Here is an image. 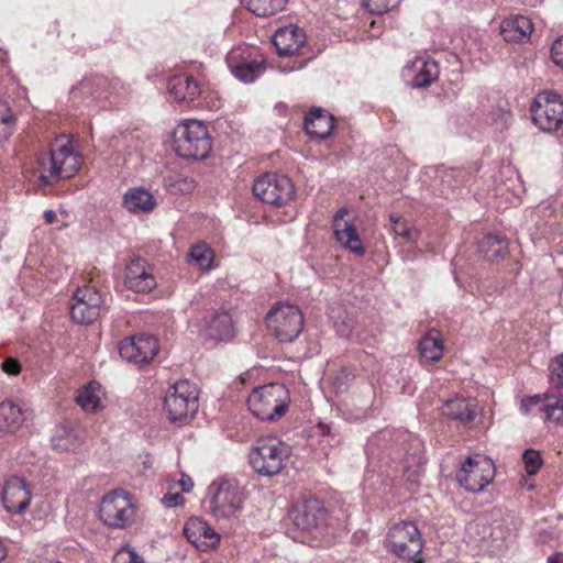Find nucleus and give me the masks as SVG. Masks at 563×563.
<instances>
[{"label":"nucleus","instance_id":"nucleus-1","mask_svg":"<svg viewBox=\"0 0 563 563\" xmlns=\"http://www.w3.org/2000/svg\"><path fill=\"white\" fill-rule=\"evenodd\" d=\"M81 163V156L74 152L70 141L58 137L49 154L40 158V180L44 185H53L62 178H69L80 168Z\"/></svg>","mask_w":563,"mask_h":563},{"label":"nucleus","instance_id":"nucleus-2","mask_svg":"<svg viewBox=\"0 0 563 563\" xmlns=\"http://www.w3.org/2000/svg\"><path fill=\"white\" fill-rule=\"evenodd\" d=\"M290 396L282 384H267L253 389L247 399L249 410L261 420L282 418L288 409Z\"/></svg>","mask_w":563,"mask_h":563},{"label":"nucleus","instance_id":"nucleus-3","mask_svg":"<svg viewBox=\"0 0 563 563\" xmlns=\"http://www.w3.org/2000/svg\"><path fill=\"white\" fill-rule=\"evenodd\" d=\"M207 126L197 120L179 124L174 132V148L184 158L203 159L211 151Z\"/></svg>","mask_w":563,"mask_h":563},{"label":"nucleus","instance_id":"nucleus-4","mask_svg":"<svg viewBox=\"0 0 563 563\" xmlns=\"http://www.w3.org/2000/svg\"><path fill=\"white\" fill-rule=\"evenodd\" d=\"M199 390L187 379L170 386L164 398V411L174 423H187L198 411Z\"/></svg>","mask_w":563,"mask_h":563},{"label":"nucleus","instance_id":"nucleus-5","mask_svg":"<svg viewBox=\"0 0 563 563\" xmlns=\"http://www.w3.org/2000/svg\"><path fill=\"white\" fill-rule=\"evenodd\" d=\"M210 512L218 519L235 518L243 509L246 499L244 487L235 479L212 483L208 488Z\"/></svg>","mask_w":563,"mask_h":563},{"label":"nucleus","instance_id":"nucleus-6","mask_svg":"<svg viewBox=\"0 0 563 563\" xmlns=\"http://www.w3.org/2000/svg\"><path fill=\"white\" fill-rule=\"evenodd\" d=\"M289 448L276 438H261L250 453L253 470L267 477L279 474L286 466Z\"/></svg>","mask_w":563,"mask_h":563},{"label":"nucleus","instance_id":"nucleus-7","mask_svg":"<svg viewBox=\"0 0 563 563\" xmlns=\"http://www.w3.org/2000/svg\"><path fill=\"white\" fill-rule=\"evenodd\" d=\"M273 43L280 57H295V59L285 66H279L283 73L300 70L311 57H303L307 36L302 29L296 24H287L278 27L273 35Z\"/></svg>","mask_w":563,"mask_h":563},{"label":"nucleus","instance_id":"nucleus-8","mask_svg":"<svg viewBox=\"0 0 563 563\" xmlns=\"http://www.w3.org/2000/svg\"><path fill=\"white\" fill-rule=\"evenodd\" d=\"M266 325L278 341L292 342L303 329V314L295 305L278 302L267 312Z\"/></svg>","mask_w":563,"mask_h":563},{"label":"nucleus","instance_id":"nucleus-9","mask_svg":"<svg viewBox=\"0 0 563 563\" xmlns=\"http://www.w3.org/2000/svg\"><path fill=\"white\" fill-rule=\"evenodd\" d=\"M108 310V295L93 284L78 287L70 306L71 319L80 324L96 321Z\"/></svg>","mask_w":563,"mask_h":563},{"label":"nucleus","instance_id":"nucleus-10","mask_svg":"<svg viewBox=\"0 0 563 563\" xmlns=\"http://www.w3.org/2000/svg\"><path fill=\"white\" fill-rule=\"evenodd\" d=\"M530 114L540 131L555 132L563 125V99L556 92L541 91L530 104Z\"/></svg>","mask_w":563,"mask_h":563},{"label":"nucleus","instance_id":"nucleus-11","mask_svg":"<svg viewBox=\"0 0 563 563\" xmlns=\"http://www.w3.org/2000/svg\"><path fill=\"white\" fill-rule=\"evenodd\" d=\"M136 509L129 493L114 490L103 496L99 516L109 527L124 529L135 517Z\"/></svg>","mask_w":563,"mask_h":563},{"label":"nucleus","instance_id":"nucleus-12","mask_svg":"<svg viewBox=\"0 0 563 563\" xmlns=\"http://www.w3.org/2000/svg\"><path fill=\"white\" fill-rule=\"evenodd\" d=\"M225 62L232 75L244 82H253L265 70L263 55L257 48L247 45L232 48Z\"/></svg>","mask_w":563,"mask_h":563},{"label":"nucleus","instance_id":"nucleus-13","mask_svg":"<svg viewBox=\"0 0 563 563\" xmlns=\"http://www.w3.org/2000/svg\"><path fill=\"white\" fill-rule=\"evenodd\" d=\"M253 192L261 201L282 207L294 199L295 187L287 176L265 173L254 181Z\"/></svg>","mask_w":563,"mask_h":563},{"label":"nucleus","instance_id":"nucleus-14","mask_svg":"<svg viewBox=\"0 0 563 563\" xmlns=\"http://www.w3.org/2000/svg\"><path fill=\"white\" fill-rule=\"evenodd\" d=\"M495 466L490 459L476 454L466 459L456 474L457 482L468 492H482L492 483Z\"/></svg>","mask_w":563,"mask_h":563},{"label":"nucleus","instance_id":"nucleus-15","mask_svg":"<svg viewBox=\"0 0 563 563\" xmlns=\"http://www.w3.org/2000/svg\"><path fill=\"white\" fill-rule=\"evenodd\" d=\"M387 540L400 558L415 561L422 551L421 534L412 521H401L389 529Z\"/></svg>","mask_w":563,"mask_h":563},{"label":"nucleus","instance_id":"nucleus-16","mask_svg":"<svg viewBox=\"0 0 563 563\" xmlns=\"http://www.w3.org/2000/svg\"><path fill=\"white\" fill-rule=\"evenodd\" d=\"M355 217L346 208L339 209L333 216L332 228L335 241L345 250L358 257L365 255V247L361 241Z\"/></svg>","mask_w":563,"mask_h":563},{"label":"nucleus","instance_id":"nucleus-17","mask_svg":"<svg viewBox=\"0 0 563 563\" xmlns=\"http://www.w3.org/2000/svg\"><path fill=\"white\" fill-rule=\"evenodd\" d=\"M157 340L146 333L123 339L119 344L122 358L136 365L148 364L158 352Z\"/></svg>","mask_w":563,"mask_h":563},{"label":"nucleus","instance_id":"nucleus-18","mask_svg":"<svg viewBox=\"0 0 563 563\" xmlns=\"http://www.w3.org/2000/svg\"><path fill=\"white\" fill-rule=\"evenodd\" d=\"M31 501V492L25 481L11 476L5 481L2 490V503L7 511L19 515L25 511Z\"/></svg>","mask_w":563,"mask_h":563},{"label":"nucleus","instance_id":"nucleus-19","mask_svg":"<svg viewBox=\"0 0 563 563\" xmlns=\"http://www.w3.org/2000/svg\"><path fill=\"white\" fill-rule=\"evenodd\" d=\"M184 534L197 550L203 552L214 549L220 542V534L206 520L198 517L187 520Z\"/></svg>","mask_w":563,"mask_h":563},{"label":"nucleus","instance_id":"nucleus-20","mask_svg":"<svg viewBox=\"0 0 563 563\" xmlns=\"http://www.w3.org/2000/svg\"><path fill=\"white\" fill-rule=\"evenodd\" d=\"M124 285L136 292H150L156 286L152 268L143 258H133L125 267Z\"/></svg>","mask_w":563,"mask_h":563},{"label":"nucleus","instance_id":"nucleus-21","mask_svg":"<svg viewBox=\"0 0 563 563\" xmlns=\"http://www.w3.org/2000/svg\"><path fill=\"white\" fill-rule=\"evenodd\" d=\"M168 92L176 101H194L201 97L207 100L211 91L201 86V82L188 74H178L168 81Z\"/></svg>","mask_w":563,"mask_h":563},{"label":"nucleus","instance_id":"nucleus-22","mask_svg":"<svg viewBox=\"0 0 563 563\" xmlns=\"http://www.w3.org/2000/svg\"><path fill=\"white\" fill-rule=\"evenodd\" d=\"M405 70L411 76V84L416 88L430 86L439 76L438 63L429 56H418L409 62Z\"/></svg>","mask_w":563,"mask_h":563},{"label":"nucleus","instance_id":"nucleus-23","mask_svg":"<svg viewBox=\"0 0 563 563\" xmlns=\"http://www.w3.org/2000/svg\"><path fill=\"white\" fill-rule=\"evenodd\" d=\"M294 522L302 530L318 528L325 520L323 504L318 498H307L294 511Z\"/></svg>","mask_w":563,"mask_h":563},{"label":"nucleus","instance_id":"nucleus-24","mask_svg":"<svg viewBox=\"0 0 563 563\" xmlns=\"http://www.w3.org/2000/svg\"><path fill=\"white\" fill-rule=\"evenodd\" d=\"M76 404L85 412H97L106 408V391L96 380H91L76 393Z\"/></svg>","mask_w":563,"mask_h":563},{"label":"nucleus","instance_id":"nucleus-25","mask_svg":"<svg viewBox=\"0 0 563 563\" xmlns=\"http://www.w3.org/2000/svg\"><path fill=\"white\" fill-rule=\"evenodd\" d=\"M303 126L310 136L327 139L334 129V119L328 111L313 109L306 115Z\"/></svg>","mask_w":563,"mask_h":563},{"label":"nucleus","instance_id":"nucleus-26","mask_svg":"<svg viewBox=\"0 0 563 563\" xmlns=\"http://www.w3.org/2000/svg\"><path fill=\"white\" fill-rule=\"evenodd\" d=\"M533 31L531 20L525 15H515L505 19L500 25V33L507 42H522L528 40Z\"/></svg>","mask_w":563,"mask_h":563},{"label":"nucleus","instance_id":"nucleus-27","mask_svg":"<svg viewBox=\"0 0 563 563\" xmlns=\"http://www.w3.org/2000/svg\"><path fill=\"white\" fill-rule=\"evenodd\" d=\"M478 413V405L475 399L454 398L443 405V415L449 416L464 424L473 422Z\"/></svg>","mask_w":563,"mask_h":563},{"label":"nucleus","instance_id":"nucleus-28","mask_svg":"<svg viewBox=\"0 0 563 563\" xmlns=\"http://www.w3.org/2000/svg\"><path fill=\"white\" fill-rule=\"evenodd\" d=\"M156 203L154 196L141 187L129 189L123 197L124 207L133 213H148L153 211Z\"/></svg>","mask_w":563,"mask_h":563},{"label":"nucleus","instance_id":"nucleus-29","mask_svg":"<svg viewBox=\"0 0 563 563\" xmlns=\"http://www.w3.org/2000/svg\"><path fill=\"white\" fill-rule=\"evenodd\" d=\"M233 332L232 317L230 313L223 311L214 313L211 319L207 321L203 335L210 340L223 341L231 339Z\"/></svg>","mask_w":563,"mask_h":563},{"label":"nucleus","instance_id":"nucleus-30","mask_svg":"<svg viewBox=\"0 0 563 563\" xmlns=\"http://www.w3.org/2000/svg\"><path fill=\"white\" fill-rule=\"evenodd\" d=\"M24 411L12 400L0 402V431L14 433L24 422Z\"/></svg>","mask_w":563,"mask_h":563},{"label":"nucleus","instance_id":"nucleus-31","mask_svg":"<svg viewBox=\"0 0 563 563\" xmlns=\"http://www.w3.org/2000/svg\"><path fill=\"white\" fill-rule=\"evenodd\" d=\"M81 432L68 426H58L55 428L52 444L60 452H74L82 444Z\"/></svg>","mask_w":563,"mask_h":563},{"label":"nucleus","instance_id":"nucleus-32","mask_svg":"<svg viewBox=\"0 0 563 563\" xmlns=\"http://www.w3.org/2000/svg\"><path fill=\"white\" fill-rule=\"evenodd\" d=\"M507 247L506 239L499 234H487L478 243V252L489 261L503 258Z\"/></svg>","mask_w":563,"mask_h":563},{"label":"nucleus","instance_id":"nucleus-33","mask_svg":"<svg viewBox=\"0 0 563 563\" xmlns=\"http://www.w3.org/2000/svg\"><path fill=\"white\" fill-rule=\"evenodd\" d=\"M419 351L421 357L437 362L442 357L443 354V343L441 333L434 329L430 330L420 341Z\"/></svg>","mask_w":563,"mask_h":563},{"label":"nucleus","instance_id":"nucleus-34","mask_svg":"<svg viewBox=\"0 0 563 563\" xmlns=\"http://www.w3.org/2000/svg\"><path fill=\"white\" fill-rule=\"evenodd\" d=\"M106 85L107 80L104 78L84 79L77 86L73 87L70 95L73 99L79 97H92L95 99L108 98L103 91Z\"/></svg>","mask_w":563,"mask_h":563},{"label":"nucleus","instance_id":"nucleus-35","mask_svg":"<svg viewBox=\"0 0 563 563\" xmlns=\"http://www.w3.org/2000/svg\"><path fill=\"white\" fill-rule=\"evenodd\" d=\"M249 11L257 16H269L282 11L287 0H241Z\"/></svg>","mask_w":563,"mask_h":563},{"label":"nucleus","instance_id":"nucleus-36","mask_svg":"<svg viewBox=\"0 0 563 563\" xmlns=\"http://www.w3.org/2000/svg\"><path fill=\"white\" fill-rule=\"evenodd\" d=\"M164 186L172 195H189L196 188V181L183 174H169L164 179Z\"/></svg>","mask_w":563,"mask_h":563},{"label":"nucleus","instance_id":"nucleus-37","mask_svg":"<svg viewBox=\"0 0 563 563\" xmlns=\"http://www.w3.org/2000/svg\"><path fill=\"white\" fill-rule=\"evenodd\" d=\"M214 253L205 242H199L191 246L188 253V261L197 265L202 271H209L213 262Z\"/></svg>","mask_w":563,"mask_h":563},{"label":"nucleus","instance_id":"nucleus-38","mask_svg":"<svg viewBox=\"0 0 563 563\" xmlns=\"http://www.w3.org/2000/svg\"><path fill=\"white\" fill-rule=\"evenodd\" d=\"M389 221L393 232L402 238L406 242L416 243L420 238V231L408 220L397 214H390Z\"/></svg>","mask_w":563,"mask_h":563},{"label":"nucleus","instance_id":"nucleus-39","mask_svg":"<svg viewBox=\"0 0 563 563\" xmlns=\"http://www.w3.org/2000/svg\"><path fill=\"white\" fill-rule=\"evenodd\" d=\"M547 404L540 407V410L545 413V420L555 424H563V399L545 395Z\"/></svg>","mask_w":563,"mask_h":563},{"label":"nucleus","instance_id":"nucleus-40","mask_svg":"<svg viewBox=\"0 0 563 563\" xmlns=\"http://www.w3.org/2000/svg\"><path fill=\"white\" fill-rule=\"evenodd\" d=\"M330 318L332 319L333 327L340 336L347 339L353 336L356 322L352 314L345 312L343 316L336 317L334 316V310H332Z\"/></svg>","mask_w":563,"mask_h":563},{"label":"nucleus","instance_id":"nucleus-41","mask_svg":"<svg viewBox=\"0 0 563 563\" xmlns=\"http://www.w3.org/2000/svg\"><path fill=\"white\" fill-rule=\"evenodd\" d=\"M13 132V117L5 102L0 101V141L7 140Z\"/></svg>","mask_w":563,"mask_h":563},{"label":"nucleus","instance_id":"nucleus-42","mask_svg":"<svg viewBox=\"0 0 563 563\" xmlns=\"http://www.w3.org/2000/svg\"><path fill=\"white\" fill-rule=\"evenodd\" d=\"M401 0H363L364 7L373 14H383L399 5Z\"/></svg>","mask_w":563,"mask_h":563},{"label":"nucleus","instance_id":"nucleus-43","mask_svg":"<svg viewBox=\"0 0 563 563\" xmlns=\"http://www.w3.org/2000/svg\"><path fill=\"white\" fill-rule=\"evenodd\" d=\"M522 461L525 464L526 472L529 475H536L542 465V459L540 456V453L532 449H528L523 452Z\"/></svg>","mask_w":563,"mask_h":563},{"label":"nucleus","instance_id":"nucleus-44","mask_svg":"<svg viewBox=\"0 0 563 563\" xmlns=\"http://www.w3.org/2000/svg\"><path fill=\"white\" fill-rule=\"evenodd\" d=\"M112 563H145V561L133 549L125 547L114 554Z\"/></svg>","mask_w":563,"mask_h":563},{"label":"nucleus","instance_id":"nucleus-45","mask_svg":"<svg viewBox=\"0 0 563 563\" xmlns=\"http://www.w3.org/2000/svg\"><path fill=\"white\" fill-rule=\"evenodd\" d=\"M550 380L555 386L563 387V354L552 362Z\"/></svg>","mask_w":563,"mask_h":563},{"label":"nucleus","instance_id":"nucleus-46","mask_svg":"<svg viewBox=\"0 0 563 563\" xmlns=\"http://www.w3.org/2000/svg\"><path fill=\"white\" fill-rule=\"evenodd\" d=\"M541 401H542V398L540 395H534V396L527 397V398L522 399L520 402V408H519L520 412L523 415H528L532 411V409L534 407H538L540 409V407H542Z\"/></svg>","mask_w":563,"mask_h":563},{"label":"nucleus","instance_id":"nucleus-47","mask_svg":"<svg viewBox=\"0 0 563 563\" xmlns=\"http://www.w3.org/2000/svg\"><path fill=\"white\" fill-rule=\"evenodd\" d=\"M551 57L554 64L563 67V36L558 37L551 47Z\"/></svg>","mask_w":563,"mask_h":563},{"label":"nucleus","instance_id":"nucleus-48","mask_svg":"<svg viewBox=\"0 0 563 563\" xmlns=\"http://www.w3.org/2000/svg\"><path fill=\"white\" fill-rule=\"evenodd\" d=\"M162 503L164 504V506L173 508L184 505L185 498L180 493H167L162 498Z\"/></svg>","mask_w":563,"mask_h":563},{"label":"nucleus","instance_id":"nucleus-49","mask_svg":"<svg viewBox=\"0 0 563 563\" xmlns=\"http://www.w3.org/2000/svg\"><path fill=\"white\" fill-rule=\"evenodd\" d=\"M1 369L9 375H18L21 372V364L16 358L8 357L1 363Z\"/></svg>","mask_w":563,"mask_h":563},{"label":"nucleus","instance_id":"nucleus-50","mask_svg":"<svg viewBox=\"0 0 563 563\" xmlns=\"http://www.w3.org/2000/svg\"><path fill=\"white\" fill-rule=\"evenodd\" d=\"M179 485L181 487V492L188 493L194 487V483L190 476L186 474H181V477L179 479Z\"/></svg>","mask_w":563,"mask_h":563},{"label":"nucleus","instance_id":"nucleus-51","mask_svg":"<svg viewBox=\"0 0 563 563\" xmlns=\"http://www.w3.org/2000/svg\"><path fill=\"white\" fill-rule=\"evenodd\" d=\"M547 563H563V552H556L550 555Z\"/></svg>","mask_w":563,"mask_h":563},{"label":"nucleus","instance_id":"nucleus-52","mask_svg":"<svg viewBox=\"0 0 563 563\" xmlns=\"http://www.w3.org/2000/svg\"><path fill=\"white\" fill-rule=\"evenodd\" d=\"M56 213L53 210H46L44 212V219L47 223H53L56 220Z\"/></svg>","mask_w":563,"mask_h":563},{"label":"nucleus","instance_id":"nucleus-53","mask_svg":"<svg viewBox=\"0 0 563 563\" xmlns=\"http://www.w3.org/2000/svg\"><path fill=\"white\" fill-rule=\"evenodd\" d=\"M318 429L322 437L330 435V427L328 424L321 423L319 424Z\"/></svg>","mask_w":563,"mask_h":563},{"label":"nucleus","instance_id":"nucleus-54","mask_svg":"<svg viewBox=\"0 0 563 563\" xmlns=\"http://www.w3.org/2000/svg\"><path fill=\"white\" fill-rule=\"evenodd\" d=\"M7 556V548L0 540V561H2Z\"/></svg>","mask_w":563,"mask_h":563},{"label":"nucleus","instance_id":"nucleus-55","mask_svg":"<svg viewBox=\"0 0 563 563\" xmlns=\"http://www.w3.org/2000/svg\"><path fill=\"white\" fill-rule=\"evenodd\" d=\"M220 100L217 97L216 100H211V103H208L210 108H219Z\"/></svg>","mask_w":563,"mask_h":563}]
</instances>
